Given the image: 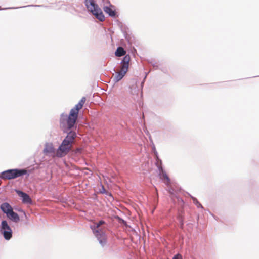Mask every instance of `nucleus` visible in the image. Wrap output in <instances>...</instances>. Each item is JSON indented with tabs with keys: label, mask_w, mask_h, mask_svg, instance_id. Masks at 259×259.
<instances>
[{
	"label": "nucleus",
	"mask_w": 259,
	"mask_h": 259,
	"mask_svg": "<svg viewBox=\"0 0 259 259\" xmlns=\"http://www.w3.org/2000/svg\"><path fill=\"white\" fill-rule=\"evenodd\" d=\"M76 137V134L75 132H69L57 149L56 156L58 157H62L67 155L71 150Z\"/></svg>",
	"instance_id": "1"
},
{
	"label": "nucleus",
	"mask_w": 259,
	"mask_h": 259,
	"mask_svg": "<svg viewBox=\"0 0 259 259\" xmlns=\"http://www.w3.org/2000/svg\"><path fill=\"white\" fill-rule=\"evenodd\" d=\"M85 101V97H82L78 104L70 110L67 119V128L68 130L71 129L74 126L78 117L79 110L82 108Z\"/></svg>",
	"instance_id": "2"
},
{
	"label": "nucleus",
	"mask_w": 259,
	"mask_h": 259,
	"mask_svg": "<svg viewBox=\"0 0 259 259\" xmlns=\"http://www.w3.org/2000/svg\"><path fill=\"white\" fill-rule=\"evenodd\" d=\"M84 3L88 10L95 15L97 19L100 21H103L105 20L102 10L96 4L95 0H85Z\"/></svg>",
	"instance_id": "3"
},
{
	"label": "nucleus",
	"mask_w": 259,
	"mask_h": 259,
	"mask_svg": "<svg viewBox=\"0 0 259 259\" xmlns=\"http://www.w3.org/2000/svg\"><path fill=\"white\" fill-rule=\"evenodd\" d=\"M27 171L26 169H12L5 170L0 174V178L3 180H11L26 175Z\"/></svg>",
	"instance_id": "4"
},
{
	"label": "nucleus",
	"mask_w": 259,
	"mask_h": 259,
	"mask_svg": "<svg viewBox=\"0 0 259 259\" xmlns=\"http://www.w3.org/2000/svg\"><path fill=\"white\" fill-rule=\"evenodd\" d=\"M130 60L131 57L129 55H125L123 58L121 63L120 70L115 76V80L116 81L120 80L126 73L128 71Z\"/></svg>",
	"instance_id": "5"
},
{
	"label": "nucleus",
	"mask_w": 259,
	"mask_h": 259,
	"mask_svg": "<svg viewBox=\"0 0 259 259\" xmlns=\"http://www.w3.org/2000/svg\"><path fill=\"white\" fill-rule=\"evenodd\" d=\"M104 223V221H100L98 223H94V225L91 226V228L93 230L94 234L98 238L100 243L101 244L105 243L106 239L104 234L101 233V231L98 228Z\"/></svg>",
	"instance_id": "6"
},
{
	"label": "nucleus",
	"mask_w": 259,
	"mask_h": 259,
	"mask_svg": "<svg viewBox=\"0 0 259 259\" xmlns=\"http://www.w3.org/2000/svg\"><path fill=\"white\" fill-rule=\"evenodd\" d=\"M0 231L6 240H10L12 237V230L6 221H2Z\"/></svg>",
	"instance_id": "7"
},
{
	"label": "nucleus",
	"mask_w": 259,
	"mask_h": 259,
	"mask_svg": "<svg viewBox=\"0 0 259 259\" xmlns=\"http://www.w3.org/2000/svg\"><path fill=\"white\" fill-rule=\"evenodd\" d=\"M18 195L22 198V201L25 203H31L32 200L29 196L26 193L21 191H17Z\"/></svg>",
	"instance_id": "8"
},
{
	"label": "nucleus",
	"mask_w": 259,
	"mask_h": 259,
	"mask_svg": "<svg viewBox=\"0 0 259 259\" xmlns=\"http://www.w3.org/2000/svg\"><path fill=\"white\" fill-rule=\"evenodd\" d=\"M160 178L163 181V182L167 186H169L170 184V181L165 171H164L162 167L160 168Z\"/></svg>",
	"instance_id": "9"
},
{
	"label": "nucleus",
	"mask_w": 259,
	"mask_h": 259,
	"mask_svg": "<svg viewBox=\"0 0 259 259\" xmlns=\"http://www.w3.org/2000/svg\"><path fill=\"white\" fill-rule=\"evenodd\" d=\"M0 208L2 211L7 215L12 209V206L7 202L3 203L1 204Z\"/></svg>",
	"instance_id": "10"
},
{
	"label": "nucleus",
	"mask_w": 259,
	"mask_h": 259,
	"mask_svg": "<svg viewBox=\"0 0 259 259\" xmlns=\"http://www.w3.org/2000/svg\"><path fill=\"white\" fill-rule=\"evenodd\" d=\"M7 217L15 222H18L20 220L19 215L17 213L14 212L13 209L7 215Z\"/></svg>",
	"instance_id": "11"
},
{
	"label": "nucleus",
	"mask_w": 259,
	"mask_h": 259,
	"mask_svg": "<svg viewBox=\"0 0 259 259\" xmlns=\"http://www.w3.org/2000/svg\"><path fill=\"white\" fill-rule=\"evenodd\" d=\"M103 10L104 12L109 14L110 16L114 17L115 16V12L114 10H113L111 8L106 6L103 7Z\"/></svg>",
	"instance_id": "12"
},
{
	"label": "nucleus",
	"mask_w": 259,
	"mask_h": 259,
	"mask_svg": "<svg viewBox=\"0 0 259 259\" xmlns=\"http://www.w3.org/2000/svg\"><path fill=\"white\" fill-rule=\"evenodd\" d=\"M125 53L126 51L124 49L121 47H119L117 48L115 54L116 56L121 57L125 55Z\"/></svg>",
	"instance_id": "13"
},
{
	"label": "nucleus",
	"mask_w": 259,
	"mask_h": 259,
	"mask_svg": "<svg viewBox=\"0 0 259 259\" xmlns=\"http://www.w3.org/2000/svg\"><path fill=\"white\" fill-rule=\"evenodd\" d=\"M54 148L52 146H47L44 149L45 153H51L53 151Z\"/></svg>",
	"instance_id": "14"
},
{
	"label": "nucleus",
	"mask_w": 259,
	"mask_h": 259,
	"mask_svg": "<svg viewBox=\"0 0 259 259\" xmlns=\"http://www.w3.org/2000/svg\"><path fill=\"white\" fill-rule=\"evenodd\" d=\"M192 199H193V202L196 204L198 206H201V204L199 203V202H198V201L197 200V199H196L195 198H192Z\"/></svg>",
	"instance_id": "15"
},
{
	"label": "nucleus",
	"mask_w": 259,
	"mask_h": 259,
	"mask_svg": "<svg viewBox=\"0 0 259 259\" xmlns=\"http://www.w3.org/2000/svg\"><path fill=\"white\" fill-rule=\"evenodd\" d=\"M172 259H182V256L181 255L178 254L175 255Z\"/></svg>",
	"instance_id": "16"
},
{
	"label": "nucleus",
	"mask_w": 259,
	"mask_h": 259,
	"mask_svg": "<svg viewBox=\"0 0 259 259\" xmlns=\"http://www.w3.org/2000/svg\"><path fill=\"white\" fill-rule=\"evenodd\" d=\"M81 149H78L77 148L76 150V153H77V152H80Z\"/></svg>",
	"instance_id": "17"
},
{
	"label": "nucleus",
	"mask_w": 259,
	"mask_h": 259,
	"mask_svg": "<svg viewBox=\"0 0 259 259\" xmlns=\"http://www.w3.org/2000/svg\"><path fill=\"white\" fill-rule=\"evenodd\" d=\"M169 193L172 194V192L170 190H169Z\"/></svg>",
	"instance_id": "18"
}]
</instances>
